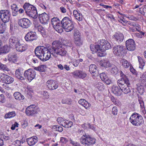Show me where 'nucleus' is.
<instances>
[{
    "label": "nucleus",
    "mask_w": 146,
    "mask_h": 146,
    "mask_svg": "<svg viewBox=\"0 0 146 146\" xmlns=\"http://www.w3.org/2000/svg\"><path fill=\"white\" fill-rule=\"evenodd\" d=\"M15 146H21V142L19 140H17L13 143Z\"/></svg>",
    "instance_id": "54"
},
{
    "label": "nucleus",
    "mask_w": 146,
    "mask_h": 146,
    "mask_svg": "<svg viewBox=\"0 0 146 146\" xmlns=\"http://www.w3.org/2000/svg\"><path fill=\"white\" fill-rule=\"evenodd\" d=\"M86 102V100L83 99H81L78 101V103L79 104H81L82 106L84 103V102Z\"/></svg>",
    "instance_id": "60"
},
{
    "label": "nucleus",
    "mask_w": 146,
    "mask_h": 146,
    "mask_svg": "<svg viewBox=\"0 0 146 146\" xmlns=\"http://www.w3.org/2000/svg\"><path fill=\"white\" fill-rule=\"evenodd\" d=\"M74 43L78 46L81 45L82 44V41L81 40V35L79 31L77 29H75L74 33Z\"/></svg>",
    "instance_id": "8"
},
{
    "label": "nucleus",
    "mask_w": 146,
    "mask_h": 146,
    "mask_svg": "<svg viewBox=\"0 0 146 146\" xmlns=\"http://www.w3.org/2000/svg\"><path fill=\"white\" fill-rule=\"evenodd\" d=\"M61 12L65 13L66 12V9L64 7H61L60 8Z\"/></svg>",
    "instance_id": "63"
},
{
    "label": "nucleus",
    "mask_w": 146,
    "mask_h": 146,
    "mask_svg": "<svg viewBox=\"0 0 146 146\" xmlns=\"http://www.w3.org/2000/svg\"><path fill=\"white\" fill-rule=\"evenodd\" d=\"M100 77L103 81L104 82L107 84H110L111 82L109 79L106 74L103 72L100 74Z\"/></svg>",
    "instance_id": "23"
},
{
    "label": "nucleus",
    "mask_w": 146,
    "mask_h": 146,
    "mask_svg": "<svg viewBox=\"0 0 146 146\" xmlns=\"http://www.w3.org/2000/svg\"><path fill=\"white\" fill-rule=\"evenodd\" d=\"M113 37L116 40L119 42L123 41L124 39V36L121 33H116L113 35Z\"/></svg>",
    "instance_id": "24"
},
{
    "label": "nucleus",
    "mask_w": 146,
    "mask_h": 146,
    "mask_svg": "<svg viewBox=\"0 0 146 146\" xmlns=\"http://www.w3.org/2000/svg\"><path fill=\"white\" fill-rule=\"evenodd\" d=\"M122 66L125 68H127L130 66L129 63L125 59L122 60Z\"/></svg>",
    "instance_id": "35"
},
{
    "label": "nucleus",
    "mask_w": 146,
    "mask_h": 146,
    "mask_svg": "<svg viewBox=\"0 0 146 146\" xmlns=\"http://www.w3.org/2000/svg\"><path fill=\"white\" fill-rule=\"evenodd\" d=\"M20 42V39L16 36H12L9 39V46L10 48H13Z\"/></svg>",
    "instance_id": "11"
},
{
    "label": "nucleus",
    "mask_w": 146,
    "mask_h": 146,
    "mask_svg": "<svg viewBox=\"0 0 146 146\" xmlns=\"http://www.w3.org/2000/svg\"><path fill=\"white\" fill-rule=\"evenodd\" d=\"M80 143L76 142L75 146H88L94 144L96 139L85 134L80 138Z\"/></svg>",
    "instance_id": "2"
},
{
    "label": "nucleus",
    "mask_w": 146,
    "mask_h": 146,
    "mask_svg": "<svg viewBox=\"0 0 146 146\" xmlns=\"http://www.w3.org/2000/svg\"><path fill=\"white\" fill-rule=\"evenodd\" d=\"M120 76L121 77V78L122 79H128L127 76L123 73L122 71L120 72Z\"/></svg>",
    "instance_id": "51"
},
{
    "label": "nucleus",
    "mask_w": 146,
    "mask_h": 146,
    "mask_svg": "<svg viewBox=\"0 0 146 146\" xmlns=\"http://www.w3.org/2000/svg\"><path fill=\"white\" fill-rule=\"evenodd\" d=\"M129 86L126 85L121 88L120 89L121 91H122L124 94H127L131 92Z\"/></svg>",
    "instance_id": "30"
},
{
    "label": "nucleus",
    "mask_w": 146,
    "mask_h": 146,
    "mask_svg": "<svg viewBox=\"0 0 146 146\" xmlns=\"http://www.w3.org/2000/svg\"><path fill=\"white\" fill-rule=\"evenodd\" d=\"M117 82L120 88L126 85H130V81L129 79L121 78L117 81Z\"/></svg>",
    "instance_id": "19"
},
{
    "label": "nucleus",
    "mask_w": 146,
    "mask_h": 146,
    "mask_svg": "<svg viewBox=\"0 0 146 146\" xmlns=\"http://www.w3.org/2000/svg\"><path fill=\"white\" fill-rule=\"evenodd\" d=\"M86 102V100L83 99H81L78 101V103L79 104H81L82 106L84 103V102Z\"/></svg>",
    "instance_id": "61"
},
{
    "label": "nucleus",
    "mask_w": 146,
    "mask_h": 146,
    "mask_svg": "<svg viewBox=\"0 0 146 146\" xmlns=\"http://www.w3.org/2000/svg\"><path fill=\"white\" fill-rule=\"evenodd\" d=\"M11 13L8 10H3L0 11V18L4 23L8 22L10 20Z\"/></svg>",
    "instance_id": "6"
},
{
    "label": "nucleus",
    "mask_w": 146,
    "mask_h": 146,
    "mask_svg": "<svg viewBox=\"0 0 146 146\" xmlns=\"http://www.w3.org/2000/svg\"><path fill=\"white\" fill-rule=\"evenodd\" d=\"M89 128L90 129L94 131L95 130V126L93 124H91L88 123V124Z\"/></svg>",
    "instance_id": "57"
},
{
    "label": "nucleus",
    "mask_w": 146,
    "mask_h": 146,
    "mask_svg": "<svg viewBox=\"0 0 146 146\" xmlns=\"http://www.w3.org/2000/svg\"><path fill=\"white\" fill-rule=\"evenodd\" d=\"M15 111H12L9 112L8 113L6 114L5 115V118H10L13 117L15 115Z\"/></svg>",
    "instance_id": "39"
},
{
    "label": "nucleus",
    "mask_w": 146,
    "mask_h": 146,
    "mask_svg": "<svg viewBox=\"0 0 146 146\" xmlns=\"http://www.w3.org/2000/svg\"><path fill=\"white\" fill-rule=\"evenodd\" d=\"M97 67L94 64H91L89 67V71L91 74L93 76H97L98 71Z\"/></svg>",
    "instance_id": "21"
},
{
    "label": "nucleus",
    "mask_w": 146,
    "mask_h": 146,
    "mask_svg": "<svg viewBox=\"0 0 146 146\" xmlns=\"http://www.w3.org/2000/svg\"><path fill=\"white\" fill-rule=\"evenodd\" d=\"M15 76L18 79L22 80L25 79V77L23 76L22 74L19 69L17 70L15 72Z\"/></svg>",
    "instance_id": "32"
},
{
    "label": "nucleus",
    "mask_w": 146,
    "mask_h": 146,
    "mask_svg": "<svg viewBox=\"0 0 146 146\" xmlns=\"http://www.w3.org/2000/svg\"><path fill=\"white\" fill-rule=\"evenodd\" d=\"M36 75V73L35 71L32 69H29L25 72L24 75L25 77L30 82L35 78Z\"/></svg>",
    "instance_id": "9"
},
{
    "label": "nucleus",
    "mask_w": 146,
    "mask_h": 146,
    "mask_svg": "<svg viewBox=\"0 0 146 146\" xmlns=\"http://www.w3.org/2000/svg\"><path fill=\"white\" fill-rule=\"evenodd\" d=\"M129 120L133 125L136 126L140 125L143 122L142 116L139 114L135 113L133 114L131 116Z\"/></svg>",
    "instance_id": "3"
},
{
    "label": "nucleus",
    "mask_w": 146,
    "mask_h": 146,
    "mask_svg": "<svg viewBox=\"0 0 146 146\" xmlns=\"http://www.w3.org/2000/svg\"><path fill=\"white\" fill-rule=\"evenodd\" d=\"M138 58L139 64L141 65L139 66V67L142 68L145 65V62L140 56H138Z\"/></svg>",
    "instance_id": "40"
},
{
    "label": "nucleus",
    "mask_w": 146,
    "mask_h": 146,
    "mask_svg": "<svg viewBox=\"0 0 146 146\" xmlns=\"http://www.w3.org/2000/svg\"><path fill=\"white\" fill-rule=\"evenodd\" d=\"M0 69L4 70L5 72L8 71L9 70V69L7 67V66L4 64L0 63Z\"/></svg>",
    "instance_id": "45"
},
{
    "label": "nucleus",
    "mask_w": 146,
    "mask_h": 146,
    "mask_svg": "<svg viewBox=\"0 0 146 146\" xmlns=\"http://www.w3.org/2000/svg\"><path fill=\"white\" fill-rule=\"evenodd\" d=\"M117 86H113L112 91L113 93L116 96L120 95L121 93L120 89Z\"/></svg>",
    "instance_id": "31"
},
{
    "label": "nucleus",
    "mask_w": 146,
    "mask_h": 146,
    "mask_svg": "<svg viewBox=\"0 0 146 146\" xmlns=\"http://www.w3.org/2000/svg\"><path fill=\"white\" fill-rule=\"evenodd\" d=\"M39 111L38 107L33 104L27 107L26 110V113L29 116H33L37 113Z\"/></svg>",
    "instance_id": "7"
},
{
    "label": "nucleus",
    "mask_w": 146,
    "mask_h": 146,
    "mask_svg": "<svg viewBox=\"0 0 146 146\" xmlns=\"http://www.w3.org/2000/svg\"><path fill=\"white\" fill-rule=\"evenodd\" d=\"M18 24L23 28L27 29L30 27L31 23L30 21L28 19L23 18L19 20Z\"/></svg>",
    "instance_id": "10"
},
{
    "label": "nucleus",
    "mask_w": 146,
    "mask_h": 146,
    "mask_svg": "<svg viewBox=\"0 0 146 146\" xmlns=\"http://www.w3.org/2000/svg\"><path fill=\"white\" fill-rule=\"evenodd\" d=\"M11 9L13 11H19L18 7L16 4H13L11 5Z\"/></svg>",
    "instance_id": "48"
},
{
    "label": "nucleus",
    "mask_w": 146,
    "mask_h": 146,
    "mask_svg": "<svg viewBox=\"0 0 146 146\" xmlns=\"http://www.w3.org/2000/svg\"><path fill=\"white\" fill-rule=\"evenodd\" d=\"M26 14L27 15L34 19L37 17L38 15L36 9L35 7L33 9L32 8Z\"/></svg>",
    "instance_id": "17"
},
{
    "label": "nucleus",
    "mask_w": 146,
    "mask_h": 146,
    "mask_svg": "<svg viewBox=\"0 0 146 146\" xmlns=\"http://www.w3.org/2000/svg\"><path fill=\"white\" fill-rule=\"evenodd\" d=\"M126 46L127 49L129 51H133L135 49V42L132 39H130L126 42Z\"/></svg>",
    "instance_id": "12"
},
{
    "label": "nucleus",
    "mask_w": 146,
    "mask_h": 146,
    "mask_svg": "<svg viewBox=\"0 0 146 146\" xmlns=\"http://www.w3.org/2000/svg\"><path fill=\"white\" fill-rule=\"evenodd\" d=\"M108 42L105 40L102 39L100 40H99L98 42V44H100V47H101V48H102V46H104L105 45L106 43H107Z\"/></svg>",
    "instance_id": "42"
},
{
    "label": "nucleus",
    "mask_w": 146,
    "mask_h": 146,
    "mask_svg": "<svg viewBox=\"0 0 146 146\" xmlns=\"http://www.w3.org/2000/svg\"><path fill=\"white\" fill-rule=\"evenodd\" d=\"M5 77V79L3 80V82L6 84H10L12 83L14 81V78L6 74Z\"/></svg>",
    "instance_id": "28"
},
{
    "label": "nucleus",
    "mask_w": 146,
    "mask_h": 146,
    "mask_svg": "<svg viewBox=\"0 0 146 146\" xmlns=\"http://www.w3.org/2000/svg\"><path fill=\"white\" fill-rule=\"evenodd\" d=\"M130 70L131 72L133 74L135 75H136L137 74V71L134 69L132 66H130Z\"/></svg>",
    "instance_id": "56"
},
{
    "label": "nucleus",
    "mask_w": 146,
    "mask_h": 146,
    "mask_svg": "<svg viewBox=\"0 0 146 146\" xmlns=\"http://www.w3.org/2000/svg\"><path fill=\"white\" fill-rule=\"evenodd\" d=\"M110 72L113 74H116L118 72L117 68L115 66L113 65L112 68L110 70Z\"/></svg>",
    "instance_id": "36"
},
{
    "label": "nucleus",
    "mask_w": 146,
    "mask_h": 146,
    "mask_svg": "<svg viewBox=\"0 0 146 146\" xmlns=\"http://www.w3.org/2000/svg\"><path fill=\"white\" fill-rule=\"evenodd\" d=\"M61 24L65 31L69 32L74 29V26L72 22L68 17L64 18L61 22Z\"/></svg>",
    "instance_id": "4"
},
{
    "label": "nucleus",
    "mask_w": 146,
    "mask_h": 146,
    "mask_svg": "<svg viewBox=\"0 0 146 146\" xmlns=\"http://www.w3.org/2000/svg\"><path fill=\"white\" fill-rule=\"evenodd\" d=\"M62 102L63 104H70L71 103L70 101L68 100H62Z\"/></svg>",
    "instance_id": "59"
},
{
    "label": "nucleus",
    "mask_w": 146,
    "mask_h": 146,
    "mask_svg": "<svg viewBox=\"0 0 146 146\" xmlns=\"http://www.w3.org/2000/svg\"><path fill=\"white\" fill-rule=\"evenodd\" d=\"M100 65L106 68H108L112 66V64L108 60H102L100 63Z\"/></svg>",
    "instance_id": "26"
},
{
    "label": "nucleus",
    "mask_w": 146,
    "mask_h": 146,
    "mask_svg": "<svg viewBox=\"0 0 146 146\" xmlns=\"http://www.w3.org/2000/svg\"><path fill=\"white\" fill-rule=\"evenodd\" d=\"M43 95L44 96H45V99H48L49 98V95H48V93L47 92H44Z\"/></svg>",
    "instance_id": "62"
},
{
    "label": "nucleus",
    "mask_w": 146,
    "mask_h": 146,
    "mask_svg": "<svg viewBox=\"0 0 146 146\" xmlns=\"http://www.w3.org/2000/svg\"><path fill=\"white\" fill-rule=\"evenodd\" d=\"M73 125V122L71 121H69L67 120L64 127L65 128H69L71 127Z\"/></svg>",
    "instance_id": "41"
},
{
    "label": "nucleus",
    "mask_w": 146,
    "mask_h": 146,
    "mask_svg": "<svg viewBox=\"0 0 146 146\" xmlns=\"http://www.w3.org/2000/svg\"><path fill=\"white\" fill-rule=\"evenodd\" d=\"M10 47H8L7 45L4 46L3 48L1 49V51L2 53H7L9 51Z\"/></svg>",
    "instance_id": "37"
},
{
    "label": "nucleus",
    "mask_w": 146,
    "mask_h": 146,
    "mask_svg": "<svg viewBox=\"0 0 146 146\" xmlns=\"http://www.w3.org/2000/svg\"><path fill=\"white\" fill-rule=\"evenodd\" d=\"M72 74L74 77L76 78H79L82 79L86 77V74L82 71L79 70H77L72 72Z\"/></svg>",
    "instance_id": "16"
},
{
    "label": "nucleus",
    "mask_w": 146,
    "mask_h": 146,
    "mask_svg": "<svg viewBox=\"0 0 146 146\" xmlns=\"http://www.w3.org/2000/svg\"><path fill=\"white\" fill-rule=\"evenodd\" d=\"M125 48L124 46L121 45H116L113 48V51L114 55L122 56L126 54Z\"/></svg>",
    "instance_id": "5"
},
{
    "label": "nucleus",
    "mask_w": 146,
    "mask_h": 146,
    "mask_svg": "<svg viewBox=\"0 0 146 146\" xmlns=\"http://www.w3.org/2000/svg\"><path fill=\"white\" fill-rule=\"evenodd\" d=\"M47 87L50 90H54L56 89L58 85L55 82L52 80H48L46 83Z\"/></svg>",
    "instance_id": "15"
},
{
    "label": "nucleus",
    "mask_w": 146,
    "mask_h": 146,
    "mask_svg": "<svg viewBox=\"0 0 146 146\" xmlns=\"http://www.w3.org/2000/svg\"><path fill=\"white\" fill-rule=\"evenodd\" d=\"M125 17L130 20H132L135 21H136L138 20L137 19L136 17H134L132 15H127L125 16Z\"/></svg>",
    "instance_id": "49"
},
{
    "label": "nucleus",
    "mask_w": 146,
    "mask_h": 146,
    "mask_svg": "<svg viewBox=\"0 0 146 146\" xmlns=\"http://www.w3.org/2000/svg\"><path fill=\"white\" fill-rule=\"evenodd\" d=\"M5 23L0 21V33H3L5 31Z\"/></svg>",
    "instance_id": "46"
},
{
    "label": "nucleus",
    "mask_w": 146,
    "mask_h": 146,
    "mask_svg": "<svg viewBox=\"0 0 146 146\" xmlns=\"http://www.w3.org/2000/svg\"><path fill=\"white\" fill-rule=\"evenodd\" d=\"M46 68V67L45 65H41L37 67H35L34 69L35 70L42 72L45 71Z\"/></svg>",
    "instance_id": "34"
},
{
    "label": "nucleus",
    "mask_w": 146,
    "mask_h": 146,
    "mask_svg": "<svg viewBox=\"0 0 146 146\" xmlns=\"http://www.w3.org/2000/svg\"><path fill=\"white\" fill-rule=\"evenodd\" d=\"M38 19L41 23L46 24H47L49 19V17L48 14L44 13L39 15Z\"/></svg>",
    "instance_id": "13"
},
{
    "label": "nucleus",
    "mask_w": 146,
    "mask_h": 146,
    "mask_svg": "<svg viewBox=\"0 0 146 146\" xmlns=\"http://www.w3.org/2000/svg\"><path fill=\"white\" fill-rule=\"evenodd\" d=\"M23 8L24 9L25 13L26 14L28 12L35 7L33 5H32L29 3H26L23 6Z\"/></svg>",
    "instance_id": "27"
},
{
    "label": "nucleus",
    "mask_w": 146,
    "mask_h": 146,
    "mask_svg": "<svg viewBox=\"0 0 146 146\" xmlns=\"http://www.w3.org/2000/svg\"><path fill=\"white\" fill-rule=\"evenodd\" d=\"M66 121L67 120L61 117H58L57 119V121L58 124L63 127L64 125H65Z\"/></svg>",
    "instance_id": "33"
},
{
    "label": "nucleus",
    "mask_w": 146,
    "mask_h": 146,
    "mask_svg": "<svg viewBox=\"0 0 146 146\" xmlns=\"http://www.w3.org/2000/svg\"><path fill=\"white\" fill-rule=\"evenodd\" d=\"M27 141L29 146H32L34 145L37 142V138L36 137H32L27 138Z\"/></svg>",
    "instance_id": "22"
},
{
    "label": "nucleus",
    "mask_w": 146,
    "mask_h": 146,
    "mask_svg": "<svg viewBox=\"0 0 146 146\" xmlns=\"http://www.w3.org/2000/svg\"><path fill=\"white\" fill-rule=\"evenodd\" d=\"M112 113L114 115H117V107H113L112 109Z\"/></svg>",
    "instance_id": "53"
},
{
    "label": "nucleus",
    "mask_w": 146,
    "mask_h": 146,
    "mask_svg": "<svg viewBox=\"0 0 146 146\" xmlns=\"http://www.w3.org/2000/svg\"><path fill=\"white\" fill-rule=\"evenodd\" d=\"M108 42L105 40L102 39L100 40H99L98 42V44H100V47H101V48H102V46H104L105 45L106 43H107Z\"/></svg>",
    "instance_id": "43"
},
{
    "label": "nucleus",
    "mask_w": 146,
    "mask_h": 146,
    "mask_svg": "<svg viewBox=\"0 0 146 146\" xmlns=\"http://www.w3.org/2000/svg\"><path fill=\"white\" fill-rule=\"evenodd\" d=\"M76 19L79 21H81L83 19V16L80 13L78 14V15H77L74 17Z\"/></svg>",
    "instance_id": "50"
},
{
    "label": "nucleus",
    "mask_w": 146,
    "mask_h": 146,
    "mask_svg": "<svg viewBox=\"0 0 146 146\" xmlns=\"http://www.w3.org/2000/svg\"><path fill=\"white\" fill-rule=\"evenodd\" d=\"M86 102H84V103L83 105L82 106H83L86 109H87L89 107L91 106L90 104L88 103L86 100Z\"/></svg>",
    "instance_id": "55"
},
{
    "label": "nucleus",
    "mask_w": 146,
    "mask_h": 146,
    "mask_svg": "<svg viewBox=\"0 0 146 146\" xmlns=\"http://www.w3.org/2000/svg\"><path fill=\"white\" fill-rule=\"evenodd\" d=\"M35 52L36 56L43 61L48 60L51 54L56 58L58 55L64 56L67 52L61 45L55 42L52 43V46L48 49L43 46H38L36 48Z\"/></svg>",
    "instance_id": "1"
},
{
    "label": "nucleus",
    "mask_w": 146,
    "mask_h": 146,
    "mask_svg": "<svg viewBox=\"0 0 146 146\" xmlns=\"http://www.w3.org/2000/svg\"><path fill=\"white\" fill-rule=\"evenodd\" d=\"M17 54L16 53H11L8 55V60L10 62H14L17 60Z\"/></svg>",
    "instance_id": "25"
},
{
    "label": "nucleus",
    "mask_w": 146,
    "mask_h": 146,
    "mask_svg": "<svg viewBox=\"0 0 146 146\" xmlns=\"http://www.w3.org/2000/svg\"><path fill=\"white\" fill-rule=\"evenodd\" d=\"M97 88L100 90H103L104 88V84L101 82H99L97 84Z\"/></svg>",
    "instance_id": "47"
},
{
    "label": "nucleus",
    "mask_w": 146,
    "mask_h": 146,
    "mask_svg": "<svg viewBox=\"0 0 146 146\" xmlns=\"http://www.w3.org/2000/svg\"><path fill=\"white\" fill-rule=\"evenodd\" d=\"M13 96L15 99L18 100H21L24 99V96L19 92H17L13 94Z\"/></svg>",
    "instance_id": "29"
},
{
    "label": "nucleus",
    "mask_w": 146,
    "mask_h": 146,
    "mask_svg": "<svg viewBox=\"0 0 146 146\" xmlns=\"http://www.w3.org/2000/svg\"><path fill=\"white\" fill-rule=\"evenodd\" d=\"M25 39L26 41H31L35 40L37 39L35 32L30 31L25 36Z\"/></svg>",
    "instance_id": "14"
},
{
    "label": "nucleus",
    "mask_w": 146,
    "mask_h": 146,
    "mask_svg": "<svg viewBox=\"0 0 146 146\" xmlns=\"http://www.w3.org/2000/svg\"><path fill=\"white\" fill-rule=\"evenodd\" d=\"M105 51H103L102 50V48L101 49H99V50L96 51L97 53V55L99 57H102L105 56V54L104 53Z\"/></svg>",
    "instance_id": "44"
},
{
    "label": "nucleus",
    "mask_w": 146,
    "mask_h": 146,
    "mask_svg": "<svg viewBox=\"0 0 146 146\" xmlns=\"http://www.w3.org/2000/svg\"><path fill=\"white\" fill-rule=\"evenodd\" d=\"M28 123L27 121H25L23 124H22V127L23 128H25L28 126Z\"/></svg>",
    "instance_id": "64"
},
{
    "label": "nucleus",
    "mask_w": 146,
    "mask_h": 146,
    "mask_svg": "<svg viewBox=\"0 0 146 146\" xmlns=\"http://www.w3.org/2000/svg\"><path fill=\"white\" fill-rule=\"evenodd\" d=\"M94 47L95 49H96L95 50L96 52L99 50V49H101V47H100V45L99 44H98L95 45Z\"/></svg>",
    "instance_id": "58"
},
{
    "label": "nucleus",
    "mask_w": 146,
    "mask_h": 146,
    "mask_svg": "<svg viewBox=\"0 0 146 146\" xmlns=\"http://www.w3.org/2000/svg\"><path fill=\"white\" fill-rule=\"evenodd\" d=\"M5 102V96L3 94L0 95V102L3 103Z\"/></svg>",
    "instance_id": "52"
},
{
    "label": "nucleus",
    "mask_w": 146,
    "mask_h": 146,
    "mask_svg": "<svg viewBox=\"0 0 146 146\" xmlns=\"http://www.w3.org/2000/svg\"><path fill=\"white\" fill-rule=\"evenodd\" d=\"M51 24L54 29L56 31L59 30L60 28V20L57 18H53L51 20Z\"/></svg>",
    "instance_id": "18"
},
{
    "label": "nucleus",
    "mask_w": 146,
    "mask_h": 146,
    "mask_svg": "<svg viewBox=\"0 0 146 146\" xmlns=\"http://www.w3.org/2000/svg\"><path fill=\"white\" fill-rule=\"evenodd\" d=\"M106 43L107 44H106L104 46H102V50L103 51H105L106 50H108L111 48V46L110 43L108 42Z\"/></svg>",
    "instance_id": "38"
},
{
    "label": "nucleus",
    "mask_w": 146,
    "mask_h": 146,
    "mask_svg": "<svg viewBox=\"0 0 146 146\" xmlns=\"http://www.w3.org/2000/svg\"><path fill=\"white\" fill-rule=\"evenodd\" d=\"M16 50L18 52H23L25 50L27 49V46L22 44L20 42L15 47Z\"/></svg>",
    "instance_id": "20"
}]
</instances>
